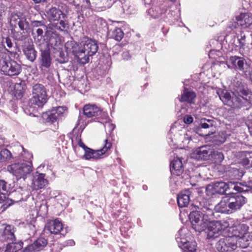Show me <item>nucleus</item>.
Returning a JSON list of instances; mask_svg holds the SVG:
<instances>
[{
	"label": "nucleus",
	"mask_w": 252,
	"mask_h": 252,
	"mask_svg": "<svg viewBox=\"0 0 252 252\" xmlns=\"http://www.w3.org/2000/svg\"><path fill=\"white\" fill-rule=\"evenodd\" d=\"M98 48L95 40L84 37L80 42V47L76 52L75 56L81 63L84 64L89 62V57L94 55Z\"/></svg>",
	"instance_id": "obj_1"
},
{
	"label": "nucleus",
	"mask_w": 252,
	"mask_h": 252,
	"mask_svg": "<svg viewBox=\"0 0 252 252\" xmlns=\"http://www.w3.org/2000/svg\"><path fill=\"white\" fill-rule=\"evenodd\" d=\"M228 201L227 195L223 197L220 201L216 205L211 203V201L205 200L200 203L201 209L206 213L207 216L213 217L214 210L222 213L231 214L228 208Z\"/></svg>",
	"instance_id": "obj_2"
},
{
	"label": "nucleus",
	"mask_w": 252,
	"mask_h": 252,
	"mask_svg": "<svg viewBox=\"0 0 252 252\" xmlns=\"http://www.w3.org/2000/svg\"><path fill=\"white\" fill-rule=\"evenodd\" d=\"M7 170L17 179L25 180L32 171V163L29 161L12 164L7 167Z\"/></svg>",
	"instance_id": "obj_3"
},
{
	"label": "nucleus",
	"mask_w": 252,
	"mask_h": 252,
	"mask_svg": "<svg viewBox=\"0 0 252 252\" xmlns=\"http://www.w3.org/2000/svg\"><path fill=\"white\" fill-rule=\"evenodd\" d=\"M203 214L199 211H193L189 214V220L192 228L198 232H201L206 228L207 222L211 217L207 216L206 213Z\"/></svg>",
	"instance_id": "obj_4"
},
{
	"label": "nucleus",
	"mask_w": 252,
	"mask_h": 252,
	"mask_svg": "<svg viewBox=\"0 0 252 252\" xmlns=\"http://www.w3.org/2000/svg\"><path fill=\"white\" fill-rule=\"evenodd\" d=\"M47 101V94L44 86L39 84L34 85L32 88V96L30 100V103L42 107Z\"/></svg>",
	"instance_id": "obj_5"
},
{
	"label": "nucleus",
	"mask_w": 252,
	"mask_h": 252,
	"mask_svg": "<svg viewBox=\"0 0 252 252\" xmlns=\"http://www.w3.org/2000/svg\"><path fill=\"white\" fill-rule=\"evenodd\" d=\"M228 225V222L224 220L210 221L208 220L206 226L207 238L211 239L219 237Z\"/></svg>",
	"instance_id": "obj_6"
},
{
	"label": "nucleus",
	"mask_w": 252,
	"mask_h": 252,
	"mask_svg": "<svg viewBox=\"0 0 252 252\" xmlns=\"http://www.w3.org/2000/svg\"><path fill=\"white\" fill-rule=\"evenodd\" d=\"M239 93L234 94L235 109L252 105V92L248 88L240 90Z\"/></svg>",
	"instance_id": "obj_7"
},
{
	"label": "nucleus",
	"mask_w": 252,
	"mask_h": 252,
	"mask_svg": "<svg viewBox=\"0 0 252 252\" xmlns=\"http://www.w3.org/2000/svg\"><path fill=\"white\" fill-rule=\"evenodd\" d=\"M248 227L244 224H240L232 228H230L229 232L231 233L232 235L230 237H233L234 240H237V245L242 248L247 247L249 244L242 245V244L247 241L246 237L248 235Z\"/></svg>",
	"instance_id": "obj_8"
},
{
	"label": "nucleus",
	"mask_w": 252,
	"mask_h": 252,
	"mask_svg": "<svg viewBox=\"0 0 252 252\" xmlns=\"http://www.w3.org/2000/svg\"><path fill=\"white\" fill-rule=\"evenodd\" d=\"M228 63L231 64V65L227 64L229 68L238 70L242 71L245 75H247L250 72V65L243 57L237 56H230L228 60Z\"/></svg>",
	"instance_id": "obj_9"
},
{
	"label": "nucleus",
	"mask_w": 252,
	"mask_h": 252,
	"mask_svg": "<svg viewBox=\"0 0 252 252\" xmlns=\"http://www.w3.org/2000/svg\"><path fill=\"white\" fill-rule=\"evenodd\" d=\"M0 69L4 74L9 76L17 75L21 71L20 65L12 60H0Z\"/></svg>",
	"instance_id": "obj_10"
},
{
	"label": "nucleus",
	"mask_w": 252,
	"mask_h": 252,
	"mask_svg": "<svg viewBox=\"0 0 252 252\" xmlns=\"http://www.w3.org/2000/svg\"><path fill=\"white\" fill-rule=\"evenodd\" d=\"M228 201V208L230 209V213L234 212L241 208L247 202L246 197L234 192H230L227 195Z\"/></svg>",
	"instance_id": "obj_11"
},
{
	"label": "nucleus",
	"mask_w": 252,
	"mask_h": 252,
	"mask_svg": "<svg viewBox=\"0 0 252 252\" xmlns=\"http://www.w3.org/2000/svg\"><path fill=\"white\" fill-rule=\"evenodd\" d=\"M66 110V107L63 106H59L53 108L50 111L43 114V118L46 120V122L51 123L53 124L54 129H57L58 127L57 125L55 124L58 119L62 117L63 113Z\"/></svg>",
	"instance_id": "obj_12"
},
{
	"label": "nucleus",
	"mask_w": 252,
	"mask_h": 252,
	"mask_svg": "<svg viewBox=\"0 0 252 252\" xmlns=\"http://www.w3.org/2000/svg\"><path fill=\"white\" fill-rule=\"evenodd\" d=\"M237 241L229 236L222 238L217 243L216 249L220 252L233 251L237 247Z\"/></svg>",
	"instance_id": "obj_13"
},
{
	"label": "nucleus",
	"mask_w": 252,
	"mask_h": 252,
	"mask_svg": "<svg viewBox=\"0 0 252 252\" xmlns=\"http://www.w3.org/2000/svg\"><path fill=\"white\" fill-rule=\"evenodd\" d=\"M213 149L209 146L205 145L196 149L192 154V158L196 160H207L212 159Z\"/></svg>",
	"instance_id": "obj_14"
},
{
	"label": "nucleus",
	"mask_w": 252,
	"mask_h": 252,
	"mask_svg": "<svg viewBox=\"0 0 252 252\" xmlns=\"http://www.w3.org/2000/svg\"><path fill=\"white\" fill-rule=\"evenodd\" d=\"M2 226L0 229V241L13 243L15 239L14 227L6 224H3Z\"/></svg>",
	"instance_id": "obj_15"
},
{
	"label": "nucleus",
	"mask_w": 252,
	"mask_h": 252,
	"mask_svg": "<svg viewBox=\"0 0 252 252\" xmlns=\"http://www.w3.org/2000/svg\"><path fill=\"white\" fill-rule=\"evenodd\" d=\"M47 240L43 237H40L35 240L32 244L27 246L24 252H36L43 250L47 245Z\"/></svg>",
	"instance_id": "obj_16"
},
{
	"label": "nucleus",
	"mask_w": 252,
	"mask_h": 252,
	"mask_svg": "<svg viewBox=\"0 0 252 252\" xmlns=\"http://www.w3.org/2000/svg\"><path fill=\"white\" fill-rule=\"evenodd\" d=\"M63 229V225L61 221L58 219L50 220L46 224L44 231H48L50 233L58 234Z\"/></svg>",
	"instance_id": "obj_17"
},
{
	"label": "nucleus",
	"mask_w": 252,
	"mask_h": 252,
	"mask_svg": "<svg viewBox=\"0 0 252 252\" xmlns=\"http://www.w3.org/2000/svg\"><path fill=\"white\" fill-rule=\"evenodd\" d=\"M23 52L26 58L31 62H33L37 56V52L32 43H25L22 46Z\"/></svg>",
	"instance_id": "obj_18"
},
{
	"label": "nucleus",
	"mask_w": 252,
	"mask_h": 252,
	"mask_svg": "<svg viewBox=\"0 0 252 252\" xmlns=\"http://www.w3.org/2000/svg\"><path fill=\"white\" fill-rule=\"evenodd\" d=\"M205 138L212 141L215 145H219L225 142L227 136L225 132L221 131L217 133H213L211 134H206L204 135Z\"/></svg>",
	"instance_id": "obj_19"
},
{
	"label": "nucleus",
	"mask_w": 252,
	"mask_h": 252,
	"mask_svg": "<svg viewBox=\"0 0 252 252\" xmlns=\"http://www.w3.org/2000/svg\"><path fill=\"white\" fill-rule=\"evenodd\" d=\"M45 174H37L33 177L32 188L34 190L41 189L48 184V181L45 178Z\"/></svg>",
	"instance_id": "obj_20"
},
{
	"label": "nucleus",
	"mask_w": 252,
	"mask_h": 252,
	"mask_svg": "<svg viewBox=\"0 0 252 252\" xmlns=\"http://www.w3.org/2000/svg\"><path fill=\"white\" fill-rule=\"evenodd\" d=\"M237 24L244 28H247L252 24V14L243 13L236 17Z\"/></svg>",
	"instance_id": "obj_21"
},
{
	"label": "nucleus",
	"mask_w": 252,
	"mask_h": 252,
	"mask_svg": "<svg viewBox=\"0 0 252 252\" xmlns=\"http://www.w3.org/2000/svg\"><path fill=\"white\" fill-rule=\"evenodd\" d=\"M104 145L102 149L98 150H94L93 155V160H96L101 158L102 156L106 154L111 148L112 143L109 137H107L104 140Z\"/></svg>",
	"instance_id": "obj_22"
},
{
	"label": "nucleus",
	"mask_w": 252,
	"mask_h": 252,
	"mask_svg": "<svg viewBox=\"0 0 252 252\" xmlns=\"http://www.w3.org/2000/svg\"><path fill=\"white\" fill-rule=\"evenodd\" d=\"M83 111L84 114L88 118L97 116L101 113L100 108L95 105L92 104L85 105Z\"/></svg>",
	"instance_id": "obj_23"
},
{
	"label": "nucleus",
	"mask_w": 252,
	"mask_h": 252,
	"mask_svg": "<svg viewBox=\"0 0 252 252\" xmlns=\"http://www.w3.org/2000/svg\"><path fill=\"white\" fill-rule=\"evenodd\" d=\"M196 96V94L193 91L185 88L183 93L179 98V100L181 102H186L189 104H194Z\"/></svg>",
	"instance_id": "obj_24"
},
{
	"label": "nucleus",
	"mask_w": 252,
	"mask_h": 252,
	"mask_svg": "<svg viewBox=\"0 0 252 252\" xmlns=\"http://www.w3.org/2000/svg\"><path fill=\"white\" fill-rule=\"evenodd\" d=\"M226 183L224 182H216L208 185L207 189L213 190V193H218L223 194L226 191Z\"/></svg>",
	"instance_id": "obj_25"
},
{
	"label": "nucleus",
	"mask_w": 252,
	"mask_h": 252,
	"mask_svg": "<svg viewBox=\"0 0 252 252\" xmlns=\"http://www.w3.org/2000/svg\"><path fill=\"white\" fill-rule=\"evenodd\" d=\"M170 171L172 174L176 176H180L183 173L184 169L181 158H177L171 162Z\"/></svg>",
	"instance_id": "obj_26"
},
{
	"label": "nucleus",
	"mask_w": 252,
	"mask_h": 252,
	"mask_svg": "<svg viewBox=\"0 0 252 252\" xmlns=\"http://www.w3.org/2000/svg\"><path fill=\"white\" fill-rule=\"evenodd\" d=\"M220 98L223 103L231 108L235 109V102L234 100V95L231 96L230 94L227 92H222L220 95Z\"/></svg>",
	"instance_id": "obj_27"
},
{
	"label": "nucleus",
	"mask_w": 252,
	"mask_h": 252,
	"mask_svg": "<svg viewBox=\"0 0 252 252\" xmlns=\"http://www.w3.org/2000/svg\"><path fill=\"white\" fill-rule=\"evenodd\" d=\"M189 191L185 190L181 192L177 197V203L180 208L187 206L189 202Z\"/></svg>",
	"instance_id": "obj_28"
},
{
	"label": "nucleus",
	"mask_w": 252,
	"mask_h": 252,
	"mask_svg": "<svg viewBox=\"0 0 252 252\" xmlns=\"http://www.w3.org/2000/svg\"><path fill=\"white\" fill-rule=\"evenodd\" d=\"M47 14L50 22L59 21L61 16H63V12L55 7L51 8L47 12Z\"/></svg>",
	"instance_id": "obj_29"
},
{
	"label": "nucleus",
	"mask_w": 252,
	"mask_h": 252,
	"mask_svg": "<svg viewBox=\"0 0 252 252\" xmlns=\"http://www.w3.org/2000/svg\"><path fill=\"white\" fill-rule=\"evenodd\" d=\"M51 58L48 51H44L41 52L40 63L42 69H43V67L46 68H49L51 64Z\"/></svg>",
	"instance_id": "obj_30"
},
{
	"label": "nucleus",
	"mask_w": 252,
	"mask_h": 252,
	"mask_svg": "<svg viewBox=\"0 0 252 252\" xmlns=\"http://www.w3.org/2000/svg\"><path fill=\"white\" fill-rule=\"evenodd\" d=\"M182 244V246H180L184 252H196V243L194 241L187 242L181 241Z\"/></svg>",
	"instance_id": "obj_31"
},
{
	"label": "nucleus",
	"mask_w": 252,
	"mask_h": 252,
	"mask_svg": "<svg viewBox=\"0 0 252 252\" xmlns=\"http://www.w3.org/2000/svg\"><path fill=\"white\" fill-rule=\"evenodd\" d=\"M242 186V185L241 183L229 182L226 183V190L233 189L236 192H245L248 190L247 189H244Z\"/></svg>",
	"instance_id": "obj_32"
},
{
	"label": "nucleus",
	"mask_w": 252,
	"mask_h": 252,
	"mask_svg": "<svg viewBox=\"0 0 252 252\" xmlns=\"http://www.w3.org/2000/svg\"><path fill=\"white\" fill-rule=\"evenodd\" d=\"M14 201L8 197L6 193H0V203L3 204L1 206L3 208L2 211L12 204Z\"/></svg>",
	"instance_id": "obj_33"
},
{
	"label": "nucleus",
	"mask_w": 252,
	"mask_h": 252,
	"mask_svg": "<svg viewBox=\"0 0 252 252\" xmlns=\"http://www.w3.org/2000/svg\"><path fill=\"white\" fill-rule=\"evenodd\" d=\"M244 158L242 159V163L244 166L252 167V152H246L243 153Z\"/></svg>",
	"instance_id": "obj_34"
},
{
	"label": "nucleus",
	"mask_w": 252,
	"mask_h": 252,
	"mask_svg": "<svg viewBox=\"0 0 252 252\" xmlns=\"http://www.w3.org/2000/svg\"><path fill=\"white\" fill-rule=\"evenodd\" d=\"M212 159L211 161H214L216 163H220L224 159L223 153L220 150H215L213 149V152L212 154Z\"/></svg>",
	"instance_id": "obj_35"
},
{
	"label": "nucleus",
	"mask_w": 252,
	"mask_h": 252,
	"mask_svg": "<svg viewBox=\"0 0 252 252\" xmlns=\"http://www.w3.org/2000/svg\"><path fill=\"white\" fill-rule=\"evenodd\" d=\"M0 159L1 162L9 161L12 158H13L11 152L6 149H3L1 150L0 152Z\"/></svg>",
	"instance_id": "obj_36"
},
{
	"label": "nucleus",
	"mask_w": 252,
	"mask_h": 252,
	"mask_svg": "<svg viewBox=\"0 0 252 252\" xmlns=\"http://www.w3.org/2000/svg\"><path fill=\"white\" fill-rule=\"evenodd\" d=\"M214 126V121L213 120L203 119H201L198 131L201 128H209L213 127Z\"/></svg>",
	"instance_id": "obj_37"
},
{
	"label": "nucleus",
	"mask_w": 252,
	"mask_h": 252,
	"mask_svg": "<svg viewBox=\"0 0 252 252\" xmlns=\"http://www.w3.org/2000/svg\"><path fill=\"white\" fill-rule=\"evenodd\" d=\"M124 32L120 28H116L110 34V36L112 38L118 41L122 40L124 37Z\"/></svg>",
	"instance_id": "obj_38"
},
{
	"label": "nucleus",
	"mask_w": 252,
	"mask_h": 252,
	"mask_svg": "<svg viewBox=\"0 0 252 252\" xmlns=\"http://www.w3.org/2000/svg\"><path fill=\"white\" fill-rule=\"evenodd\" d=\"M233 85L234 86V92H233V94L239 93V91L240 90L241 91L247 88V86L240 80H234Z\"/></svg>",
	"instance_id": "obj_39"
},
{
	"label": "nucleus",
	"mask_w": 252,
	"mask_h": 252,
	"mask_svg": "<svg viewBox=\"0 0 252 252\" xmlns=\"http://www.w3.org/2000/svg\"><path fill=\"white\" fill-rule=\"evenodd\" d=\"M23 150V152L21 154V157H19V159H23L24 162H31V159L32 157V155L29 152L26 151L23 147H21Z\"/></svg>",
	"instance_id": "obj_40"
},
{
	"label": "nucleus",
	"mask_w": 252,
	"mask_h": 252,
	"mask_svg": "<svg viewBox=\"0 0 252 252\" xmlns=\"http://www.w3.org/2000/svg\"><path fill=\"white\" fill-rule=\"evenodd\" d=\"M9 190V187L7 183L3 180H0V193H7Z\"/></svg>",
	"instance_id": "obj_41"
},
{
	"label": "nucleus",
	"mask_w": 252,
	"mask_h": 252,
	"mask_svg": "<svg viewBox=\"0 0 252 252\" xmlns=\"http://www.w3.org/2000/svg\"><path fill=\"white\" fill-rule=\"evenodd\" d=\"M94 150L88 148L85 151L84 158L87 160L93 159Z\"/></svg>",
	"instance_id": "obj_42"
},
{
	"label": "nucleus",
	"mask_w": 252,
	"mask_h": 252,
	"mask_svg": "<svg viewBox=\"0 0 252 252\" xmlns=\"http://www.w3.org/2000/svg\"><path fill=\"white\" fill-rule=\"evenodd\" d=\"M2 43L4 45V46L5 47V45L6 44L7 47L9 48V49H11L12 46H13V44L11 42V39L8 38V37H6L5 38H3V40H2Z\"/></svg>",
	"instance_id": "obj_43"
},
{
	"label": "nucleus",
	"mask_w": 252,
	"mask_h": 252,
	"mask_svg": "<svg viewBox=\"0 0 252 252\" xmlns=\"http://www.w3.org/2000/svg\"><path fill=\"white\" fill-rule=\"evenodd\" d=\"M105 128L106 131H108L110 133H111L112 131L115 129V126L111 123H107L105 125Z\"/></svg>",
	"instance_id": "obj_44"
},
{
	"label": "nucleus",
	"mask_w": 252,
	"mask_h": 252,
	"mask_svg": "<svg viewBox=\"0 0 252 252\" xmlns=\"http://www.w3.org/2000/svg\"><path fill=\"white\" fill-rule=\"evenodd\" d=\"M18 24L19 27V28L21 30L24 31L26 29L25 26H27L28 23L26 21V20H19V21L18 22Z\"/></svg>",
	"instance_id": "obj_45"
},
{
	"label": "nucleus",
	"mask_w": 252,
	"mask_h": 252,
	"mask_svg": "<svg viewBox=\"0 0 252 252\" xmlns=\"http://www.w3.org/2000/svg\"><path fill=\"white\" fill-rule=\"evenodd\" d=\"M59 24L60 26L57 28L61 31H64L67 28V24L63 20H60Z\"/></svg>",
	"instance_id": "obj_46"
},
{
	"label": "nucleus",
	"mask_w": 252,
	"mask_h": 252,
	"mask_svg": "<svg viewBox=\"0 0 252 252\" xmlns=\"http://www.w3.org/2000/svg\"><path fill=\"white\" fill-rule=\"evenodd\" d=\"M184 122L186 124H190L193 122V118L190 115H186L184 117Z\"/></svg>",
	"instance_id": "obj_47"
},
{
	"label": "nucleus",
	"mask_w": 252,
	"mask_h": 252,
	"mask_svg": "<svg viewBox=\"0 0 252 252\" xmlns=\"http://www.w3.org/2000/svg\"><path fill=\"white\" fill-rule=\"evenodd\" d=\"M246 124L249 128L251 134L252 135V118L248 117L246 122Z\"/></svg>",
	"instance_id": "obj_48"
},
{
	"label": "nucleus",
	"mask_w": 252,
	"mask_h": 252,
	"mask_svg": "<svg viewBox=\"0 0 252 252\" xmlns=\"http://www.w3.org/2000/svg\"><path fill=\"white\" fill-rule=\"evenodd\" d=\"M32 25L33 27H38L39 26H43L44 28L46 27L43 22L40 21H33L32 22Z\"/></svg>",
	"instance_id": "obj_49"
},
{
	"label": "nucleus",
	"mask_w": 252,
	"mask_h": 252,
	"mask_svg": "<svg viewBox=\"0 0 252 252\" xmlns=\"http://www.w3.org/2000/svg\"><path fill=\"white\" fill-rule=\"evenodd\" d=\"M240 47H243L245 45V35L243 34H241L240 38L238 39Z\"/></svg>",
	"instance_id": "obj_50"
},
{
	"label": "nucleus",
	"mask_w": 252,
	"mask_h": 252,
	"mask_svg": "<svg viewBox=\"0 0 252 252\" xmlns=\"http://www.w3.org/2000/svg\"><path fill=\"white\" fill-rule=\"evenodd\" d=\"M14 89L16 90V91H20L19 94H20L21 95L22 94V93H23L22 90L24 89V88H23V86L22 87L21 86V84H18V83L16 84L14 86Z\"/></svg>",
	"instance_id": "obj_51"
},
{
	"label": "nucleus",
	"mask_w": 252,
	"mask_h": 252,
	"mask_svg": "<svg viewBox=\"0 0 252 252\" xmlns=\"http://www.w3.org/2000/svg\"><path fill=\"white\" fill-rule=\"evenodd\" d=\"M78 145L82 147L84 150V151H85L88 148V147H87L84 143L82 141L81 139L80 138L78 140Z\"/></svg>",
	"instance_id": "obj_52"
},
{
	"label": "nucleus",
	"mask_w": 252,
	"mask_h": 252,
	"mask_svg": "<svg viewBox=\"0 0 252 252\" xmlns=\"http://www.w3.org/2000/svg\"><path fill=\"white\" fill-rule=\"evenodd\" d=\"M190 133L191 132L190 131H188V132H187L184 134V138H185V139L188 140H191V135L190 134Z\"/></svg>",
	"instance_id": "obj_53"
},
{
	"label": "nucleus",
	"mask_w": 252,
	"mask_h": 252,
	"mask_svg": "<svg viewBox=\"0 0 252 252\" xmlns=\"http://www.w3.org/2000/svg\"><path fill=\"white\" fill-rule=\"evenodd\" d=\"M122 57L124 59L127 60L129 59L130 56L129 53L127 52H125L122 54Z\"/></svg>",
	"instance_id": "obj_54"
},
{
	"label": "nucleus",
	"mask_w": 252,
	"mask_h": 252,
	"mask_svg": "<svg viewBox=\"0 0 252 252\" xmlns=\"http://www.w3.org/2000/svg\"><path fill=\"white\" fill-rule=\"evenodd\" d=\"M36 32L37 33V35L38 36H42V34H43V30L41 29H40V28H38L36 30Z\"/></svg>",
	"instance_id": "obj_55"
},
{
	"label": "nucleus",
	"mask_w": 252,
	"mask_h": 252,
	"mask_svg": "<svg viewBox=\"0 0 252 252\" xmlns=\"http://www.w3.org/2000/svg\"><path fill=\"white\" fill-rule=\"evenodd\" d=\"M19 19V16L17 15L14 14L12 15L11 17V21H16L17 20Z\"/></svg>",
	"instance_id": "obj_56"
},
{
	"label": "nucleus",
	"mask_w": 252,
	"mask_h": 252,
	"mask_svg": "<svg viewBox=\"0 0 252 252\" xmlns=\"http://www.w3.org/2000/svg\"><path fill=\"white\" fill-rule=\"evenodd\" d=\"M75 243L72 240H69L67 242V244L70 246H73L74 245Z\"/></svg>",
	"instance_id": "obj_57"
},
{
	"label": "nucleus",
	"mask_w": 252,
	"mask_h": 252,
	"mask_svg": "<svg viewBox=\"0 0 252 252\" xmlns=\"http://www.w3.org/2000/svg\"><path fill=\"white\" fill-rule=\"evenodd\" d=\"M43 208L45 210V213H46V211H47V207L45 206V205H41L40 206V208Z\"/></svg>",
	"instance_id": "obj_58"
},
{
	"label": "nucleus",
	"mask_w": 252,
	"mask_h": 252,
	"mask_svg": "<svg viewBox=\"0 0 252 252\" xmlns=\"http://www.w3.org/2000/svg\"><path fill=\"white\" fill-rule=\"evenodd\" d=\"M35 3H40L42 0H33Z\"/></svg>",
	"instance_id": "obj_59"
},
{
	"label": "nucleus",
	"mask_w": 252,
	"mask_h": 252,
	"mask_svg": "<svg viewBox=\"0 0 252 252\" xmlns=\"http://www.w3.org/2000/svg\"><path fill=\"white\" fill-rule=\"evenodd\" d=\"M102 115L104 117L107 118V114L105 113V112L102 113Z\"/></svg>",
	"instance_id": "obj_60"
},
{
	"label": "nucleus",
	"mask_w": 252,
	"mask_h": 252,
	"mask_svg": "<svg viewBox=\"0 0 252 252\" xmlns=\"http://www.w3.org/2000/svg\"><path fill=\"white\" fill-rule=\"evenodd\" d=\"M28 227L30 228H34V226L32 225V224H29L28 225Z\"/></svg>",
	"instance_id": "obj_61"
},
{
	"label": "nucleus",
	"mask_w": 252,
	"mask_h": 252,
	"mask_svg": "<svg viewBox=\"0 0 252 252\" xmlns=\"http://www.w3.org/2000/svg\"><path fill=\"white\" fill-rule=\"evenodd\" d=\"M80 121H81V118H80V116H79L78 118V125L80 124Z\"/></svg>",
	"instance_id": "obj_62"
},
{
	"label": "nucleus",
	"mask_w": 252,
	"mask_h": 252,
	"mask_svg": "<svg viewBox=\"0 0 252 252\" xmlns=\"http://www.w3.org/2000/svg\"><path fill=\"white\" fill-rule=\"evenodd\" d=\"M86 2H87V3L88 4V6H89V5H90L89 0H86Z\"/></svg>",
	"instance_id": "obj_63"
},
{
	"label": "nucleus",
	"mask_w": 252,
	"mask_h": 252,
	"mask_svg": "<svg viewBox=\"0 0 252 252\" xmlns=\"http://www.w3.org/2000/svg\"><path fill=\"white\" fill-rule=\"evenodd\" d=\"M110 7H111L110 4H109L107 6H106L105 8H110Z\"/></svg>",
	"instance_id": "obj_64"
}]
</instances>
